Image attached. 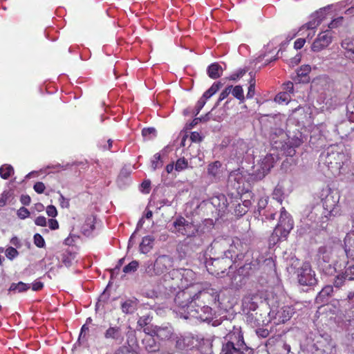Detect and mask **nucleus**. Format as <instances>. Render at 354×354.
<instances>
[{"instance_id":"nucleus-23","label":"nucleus","mask_w":354,"mask_h":354,"mask_svg":"<svg viewBox=\"0 0 354 354\" xmlns=\"http://www.w3.org/2000/svg\"><path fill=\"white\" fill-rule=\"evenodd\" d=\"M330 256L331 253L329 251H327L324 248H321L319 250V264L322 266L323 269L329 268L328 273L332 274L333 271H335V268L331 267V264H329L330 261Z\"/></svg>"},{"instance_id":"nucleus-62","label":"nucleus","mask_w":354,"mask_h":354,"mask_svg":"<svg viewBox=\"0 0 354 354\" xmlns=\"http://www.w3.org/2000/svg\"><path fill=\"white\" fill-rule=\"evenodd\" d=\"M35 223L39 226H46V218L44 216H39L35 219Z\"/></svg>"},{"instance_id":"nucleus-45","label":"nucleus","mask_w":354,"mask_h":354,"mask_svg":"<svg viewBox=\"0 0 354 354\" xmlns=\"http://www.w3.org/2000/svg\"><path fill=\"white\" fill-rule=\"evenodd\" d=\"M162 161L160 158V155L159 153H156L153 156V158L151 160V168L153 170H156L158 168H160L162 166Z\"/></svg>"},{"instance_id":"nucleus-30","label":"nucleus","mask_w":354,"mask_h":354,"mask_svg":"<svg viewBox=\"0 0 354 354\" xmlns=\"http://www.w3.org/2000/svg\"><path fill=\"white\" fill-rule=\"evenodd\" d=\"M221 163L219 161H215L208 165L207 173L214 178H218L221 174Z\"/></svg>"},{"instance_id":"nucleus-48","label":"nucleus","mask_w":354,"mask_h":354,"mask_svg":"<svg viewBox=\"0 0 354 354\" xmlns=\"http://www.w3.org/2000/svg\"><path fill=\"white\" fill-rule=\"evenodd\" d=\"M276 214V211L274 209L268 207L263 214V216H265L266 220L272 221L274 219Z\"/></svg>"},{"instance_id":"nucleus-31","label":"nucleus","mask_w":354,"mask_h":354,"mask_svg":"<svg viewBox=\"0 0 354 354\" xmlns=\"http://www.w3.org/2000/svg\"><path fill=\"white\" fill-rule=\"evenodd\" d=\"M193 344V338L190 337H179L176 339V347L180 350L188 348Z\"/></svg>"},{"instance_id":"nucleus-57","label":"nucleus","mask_w":354,"mask_h":354,"mask_svg":"<svg viewBox=\"0 0 354 354\" xmlns=\"http://www.w3.org/2000/svg\"><path fill=\"white\" fill-rule=\"evenodd\" d=\"M34 190L38 194H42L45 189V185L42 182H37L34 185Z\"/></svg>"},{"instance_id":"nucleus-22","label":"nucleus","mask_w":354,"mask_h":354,"mask_svg":"<svg viewBox=\"0 0 354 354\" xmlns=\"http://www.w3.org/2000/svg\"><path fill=\"white\" fill-rule=\"evenodd\" d=\"M274 163V158L272 154L266 155L261 160L260 163V168L258 169V175L260 178L264 177L273 167Z\"/></svg>"},{"instance_id":"nucleus-15","label":"nucleus","mask_w":354,"mask_h":354,"mask_svg":"<svg viewBox=\"0 0 354 354\" xmlns=\"http://www.w3.org/2000/svg\"><path fill=\"white\" fill-rule=\"evenodd\" d=\"M245 177L239 169L230 172L228 176V185L236 190L239 196L244 189Z\"/></svg>"},{"instance_id":"nucleus-10","label":"nucleus","mask_w":354,"mask_h":354,"mask_svg":"<svg viewBox=\"0 0 354 354\" xmlns=\"http://www.w3.org/2000/svg\"><path fill=\"white\" fill-rule=\"evenodd\" d=\"M325 196L322 198L321 207H323V211L326 215H328L329 218L335 216L339 214V208L338 203L339 200V196L337 193L330 191V189L326 190ZM324 192L322 194V196L324 195Z\"/></svg>"},{"instance_id":"nucleus-11","label":"nucleus","mask_w":354,"mask_h":354,"mask_svg":"<svg viewBox=\"0 0 354 354\" xmlns=\"http://www.w3.org/2000/svg\"><path fill=\"white\" fill-rule=\"evenodd\" d=\"M297 279L300 285L313 286H315L317 279L315 277V272L311 268L308 263H304L297 270Z\"/></svg>"},{"instance_id":"nucleus-52","label":"nucleus","mask_w":354,"mask_h":354,"mask_svg":"<svg viewBox=\"0 0 354 354\" xmlns=\"http://www.w3.org/2000/svg\"><path fill=\"white\" fill-rule=\"evenodd\" d=\"M34 243L39 248H44L45 246V241L39 234H35Z\"/></svg>"},{"instance_id":"nucleus-64","label":"nucleus","mask_w":354,"mask_h":354,"mask_svg":"<svg viewBox=\"0 0 354 354\" xmlns=\"http://www.w3.org/2000/svg\"><path fill=\"white\" fill-rule=\"evenodd\" d=\"M257 334L261 337H266L269 335V331L267 329L259 328L257 330Z\"/></svg>"},{"instance_id":"nucleus-14","label":"nucleus","mask_w":354,"mask_h":354,"mask_svg":"<svg viewBox=\"0 0 354 354\" xmlns=\"http://www.w3.org/2000/svg\"><path fill=\"white\" fill-rule=\"evenodd\" d=\"M332 42V35L329 30L319 33L311 46L313 52H319L326 48Z\"/></svg>"},{"instance_id":"nucleus-27","label":"nucleus","mask_w":354,"mask_h":354,"mask_svg":"<svg viewBox=\"0 0 354 354\" xmlns=\"http://www.w3.org/2000/svg\"><path fill=\"white\" fill-rule=\"evenodd\" d=\"M95 217L93 215L88 216L82 225V230L84 235L89 236L95 229Z\"/></svg>"},{"instance_id":"nucleus-4","label":"nucleus","mask_w":354,"mask_h":354,"mask_svg":"<svg viewBox=\"0 0 354 354\" xmlns=\"http://www.w3.org/2000/svg\"><path fill=\"white\" fill-rule=\"evenodd\" d=\"M348 160V154L344 152V147L342 145H331L319 156V161L335 176L345 171L344 167L347 165Z\"/></svg>"},{"instance_id":"nucleus-60","label":"nucleus","mask_w":354,"mask_h":354,"mask_svg":"<svg viewBox=\"0 0 354 354\" xmlns=\"http://www.w3.org/2000/svg\"><path fill=\"white\" fill-rule=\"evenodd\" d=\"M245 72L246 71L245 69H240L236 73L232 74L229 79L230 80H236L241 77L245 73Z\"/></svg>"},{"instance_id":"nucleus-18","label":"nucleus","mask_w":354,"mask_h":354,"mask_svg":"<svg viewBox=\"0 0 354 354\" xmlns=\"http://www.w3.org/2000/svg\"><path fill=\"white\" fill-rule=\"evenodd\" d=\"M346 280L354 281V266H346L344 270L336 276L333 284L336 288H340Z\"/></svg>"},{"instance_id":"nucleus-6","label":"nucleus","mask_w":354,"mask_h":354,"mask_svg":"<svg viewBox=\"0 0 354 354\" xmlns=\"http://www.w3.org/2000/svg\"><path fill=\"white\" fill-rule=\"evenodd\" d=\"M328 219L329 216L324 214L321 205L317 204L304 210L301 222L309 228L316 229L318 227H323V224Z\"/></svg>"},{"instance_id":"nucleus-54","label":"nucleus","mask_w":354,"mask_h":354,"mask_svg":"<svg viewBox=\"0 0 354 354\" xmlns=\"http://www.w3.org/2000/svg\"><path fill=\"white\" fill-rule=\"evenodd\" d=\"M30 215V212L28 209H26L24 207H21L18 211H17V216L21 219H24L27 217H28Z\"/></svg>"},{"instance_id":"nucleus-42","label":"nucleus","mask_w":354,"mask_h":354,"mask_svg":"<svg viewBox=\"0 0 354 354\" xmlns=\"http://www.w3.org/2000/svg\"><path fill=\"white\" fill-rule=\"evenodd\" d=\"M342 46L348 53H351L354 55V39H345L342 42Z\"/></svg>"},{"instance_id":"nucleus-58","label":"nucleus","mask_w":354,"mask_h":354,"mask_svg":"<svg viewBox=\"0 0 354 354\" xmlns=\"http://www.w3.org/2000/svg\"><path fill=\"white\" fill-rule=\"evenodd\" d=\"M274 100L279 103L288 102V95L286 93H279L275 97Z\"/></svg>"},{"instance_id":"nucleus-21","label":"nucleus","mask_w":354,"mask_h":354,"mask_svg":"<svg viewBox=\"0 0 354 354\" xmlns=\"http://www.w3.org/2000/svg\"><path fill=\"white\" fill-rule=\"evenodd\" d=\"M138 304V299L134 297L127 298L120 302L122 312L126 315H131L137 310Z\"/></svg>"},{"instance_id":"nucleus-32","label":"nucleus","mask_w":354,"mask_h":354,"mask_svg":"<svg viewBox=\"0 0 354 354\" xmlns=\"http://www.w3.org/2000/svg\"><path fill=\"white\" fill-rule=\"evenodd\" d=\"M30 288V285L29 283H25L24 282H19L17 283H12L9 289V292H24L26 290H28Z\"/></svg>"},{"instance_id":"nucleus-56","label":"nucleus","mask_w":354,"mask_h":354,"mask_svg":"<svg viewBox=\"0 0 354 354\" xmlns=\"http://www.w3.org/2000/svg\"><path fill=\"white\" fill-rule=\"evenodd\" d=\"M205 103H206V101L204 100L201 97L198 100V102L196 103V105L195 106V111H194V115H197L199 113L201 110L205 106Z\"/></svg>"},{"instance_id":"nucleus-12","label":"nucleus","mask_w":354,"mask_h":354,"mask_svg":"<svg viewBox=\"0 0 354 354\" xmlns=\"http://www.w3.org/2000/svg\"><path fill=\"white\" fill-rule=\"evenodd\" d=\"M144 332L147 335L156 336L160 340L169 339L174 335V329L169 324L147 327L144 328Z\"/></svg>"},{"instance_id":"nucleus-1","label":"nucleus","mask_w":354,"mask_h":354,"mask_svg":"<svg viewBox=\"0 0 354 354\" xmlns=\"http://www.w3.org/2000/svg\"><path fill=\"white\" fill-rule=\"evenodd\" d=\"M211 252L221 257H211L206 261V268L209 272L219 276L227 268H231L232 263L241 261L248 255V246L241 240L236 239L230 244L226 239H216L210 245Z\"/></svg>"},{"instance_id":"nucleus-46","label":"nucleus","mask_w":354,"mask_h":354,"mask_svg":"<svg viewBox=\"0 0 354 354\" xmlns=\"http://www.w3.org/2000/svg\"><path fill=\"white\" fill-rule=\"evenodd\" d=\"M188 166V162L184 158H179L175 164V169L177 171H181L186 169Z\"/></svg>"},{"instance_id":"nucleus-26","label":"nucleus","mask_w":354,"mask_h":354,"mask_svg":"<svg viewBox=\"0 0 354 354\" xmlns=\"http://www.w3.org/2000/svg\"><path fill=\"white\" fill-rule=\"evenodd\" d=\"M153 337L154 336L148 335V336L145 337L142 340V344L145 345V348L148 352H156L160 349L159 344L156 342Z\"/></svg>"},{"instance_id":"nucleus-16","label":"nucleus","mask_w":354,"mask_h":354,"mask_svg":"<svg viewBox=\"0 0 354 354\" xmlns=\"http://www.w3.org/2000/svg\"><path fill=\"white\" fill-rule=\"evenodd\" d=\"M295 312V308L292 306L286 305L283 306L277 310L272 308L269 315H272L275 319H277L279 322L284 323L292 317Z\"/></svg>"},{"instance_id":"nucleus-61","label":"nucleus","mask_w":354,"mask_h":354,"mask_svg":"<svg viewBox=\"0 0 354 354\" xmlns=\"http://www.w3.org/2000/svg\"><path fill=\"white\" fill-rule=\"evenodd\" d=\"M306 43V39L304 38L297 39L294 43V47L295 49L299 50L301 49L304 44Z\"/></svg>"},{"instance_id":"nucleus-7","label":"nucleus","mask_w":354,"mask_h":354,"mask_svg":"<svg viewBox=\"0 0 354 354\" xmlns=\"http://www.w3.org/2000/svg\"><path fill=\"white\" fill-rule=\"evenodd\" d=\"M173 258L169 255L158 256L154 262L148 261L144 263L142 268L145 273L150 277L158 276L173 267Z\"/></svg>"},{"instance_id":"nucleus-63","label":"nucleus","mask_w":354,"mask_h":354,"mask_svg":"<svg viewBox=\"0 0 354 354\" xmlns=\"http://www.w3.org/2000/svg\"><path fill=\"white\" fill-rule=\"evenodd\" d=\"M156 129L153 127L145 128L142 131V134L144 137H147L151 133H154Z\"/></svg>"},{"instance_id":"nucleus-55","label":"nucleus","mask_w":354,"mask_h":354,"mask_svg":"<svg viewBox=\"0 0 354 354\" xmlns=\"http://www.w3.org/2000/svg\"><path fill=\"white\" fill-rule=\"evenodd\" d=\"M315 354H334L333 350L330 345L325 346V348H317Z\"/></svg>"},{"instance_id":"nucleus-50","label":"nucleus","mask_w":354,"mask_h":354,"mask_svg":"<svg viewBox=\"0 0 354 354\" xmlns=\"http://www.w3.org/2000/svg\"><path fill=\"white\" fill-rule=\"evenodd\" d=\"M311 71L309 65H304L297 71V75L299 77H306Z\"/></svg>"},{"instance_id":"nucleus-53","label":"nucleus","mask_w":354,"mask_h":354,"mask_svg":"<svg viewBox=\"0 0 354 354\" xmlns=\"http://www.w3.org/2000/svg\"><path fill=\"white\" fill-rule=\"evenodd\" d=\"M58 193L59 194V198L58 199V201L59 203L60 206L62 208L69 207V199L66 198L59 192Z\"/></svg>"},{"instance_id":"nucleus-51","label":"nucleus","mask_w":354,"mask_h":354,"mask_svg":"<svg viewBox=\"0 0 354 354\" xmlns=\"http://www.w3.org/2000/svg\"><path fill=\"white\" fill-rule=\"evenodd\" d=\"M74 255L72 254H64L62 257V262L66 266L69 267L72 265V261L74 260Z\"/></svg>"},{"instance_id":"nucleus-3","label":"nucleus","mask_w":354,"mask_h":354,"mask_svg":"<svg viewBox=\"0 0 354 354\" xmlns=\"http://www.w3.org/2000/svg\"><path fill=\"white\" fill-rule=\"evenodd\" d=\"M173 232L178 236H185L184 243L192 249L201 246L204 243V234L199 231V227L193 223L179 216L173 223Z\"/></svg>"},{"instance_id":"nucleus-9","label":"nucleus","mask_w":354,"mask_h":354,"mask_svg":"<svg viewBox=\"0 0 354 354\" xmlns=\"http://www.w3.org/2000/svg\"><path fill=\"white\" fill-rule=\"evenodd\" d=\"M218 299V297L215 301L205 300V303H203V299H201L200 301H196V306L190 309L189 315H183V317L185 319L195 318L203 322L209 321L212 316V309L206 304L215 303Z\"/></svg>"},{"instance_id":"nucleus-20","label":"nucleus","mask_w":354,"mask_h":354,"mask_svg":"<svg viewBox=\"0 0 354 354\" xmlns=\"http://www.w3.org/2000/svg\"><path fill=\"white\" fill-rule=\"evenodd\" d=\"M353 217L354 212L352 216L353 227H354ZM344 252L347 258L354 260V230L348 232L344 238Z\"/></svg>"},{"instance_id":"nucleus-34","label":"nucleus","mask_w":354,"mask_h":354,"mask_svg":"<svg viewBox=\"0 0 354 354\" xmlns=\"http://www.w3.org/2000/svg\"><path fill=\"white\" fill-rule=\"evenodd\" d=\"M130 174L131 171L126 168H123L120 171L117 180L118 184L120 187H122L129 183V178Z\"/></svg>"},{"instance_id":"nucleus-47","label":"nucleus","mask_w":354,"mask_h":354,"mask_svg":"<svg viewBox=\"0 0 354 354\" xmlns=\"http://www.w3.org/2000/svg\"><path fill=\"white\" fill-rule=\"evenodd\" d=\"M151 321V317L149 315H146L140 317L138 319L137 324L140 327L142 328L148 325Z\"/></svg>"},{"instance_id":"nucleus-33","label":"nucleus","mask_w":354,"mask_h":354,"mask_svg":"<svg viewBox=\"0 0 354 354\" xmlns=\"http://www.w3.org/2000/svg\"><path fill=\"white\" fill-rule=\"evenodd\" d=\"M222 86L223 84L219 82L213 83L211 87L203 93L201 98L207 101L214 94H215Z\"/></svg>"},{"instance_id":"nucleus-29","label":"nucleus","mask_w":354,"mask_h":354,"mask_svg":"<svg viewBox=\"0 0 354 354\" xmlns=\"http://www.w3.org/2000/svg\"><path fill=\"white\" fill-rule=\"evenodd\" d=\"M333 291V287L332 286H326L319 292L316 297L317 302L324 303L327 301V299L331 295Z\"/></svg>"},{"instance_id":"nucleus-44","label":"nucleus","mask_w":354,"mask_h":354,"mask_svg":"<svg viewBox=\"0 0 354 354\" xmlns=\"http://www.w3.org/2000/svg\"><path fill=\"white\" fill-rule=\"evenodd\" d=\"M232 86L226 87L220 94L218 101L216 102L214 107L212 109V111L219 104V103L225 99L229 94L231 93Z\"/></svg>"},{"instance_id":"nucleus-38","label":"nucleus","mask_w":354,"mask_h":354,"mask_svg":"<svg viewBox=\"0 0 354 354\" xmlns=\"http://www.w3.org/2000/svg\"><path fill=\"white\" fill-rule=\"evenodd\" d=\"M113 354H139L138 352L130 345L119 347Z\"/></svg>"},{"instance_id":"nucleus-39","label":"nucleus","mask_w":354,"mask_h":354,"mask_svg":"<svg viewBox=\"0 0 354 354\" xmlns=\"http://www.w3.org/2000/svg\"><path fill=\"white\" fill-rule=\"evenodd\" d=\"M346 115L351 122H354V98L350 99L346 104Z\"/></svg>"},{"instance_id":"nucleus-37","label":"nucleus","mask_w":354,"mask_h":354,"mask_svg":"<svg viewBox=\"0 0 354 354\" xmlns=\"http://www.w3.org/2000/svg\"><path fill=\"white\" fill-rule=\"evenodd\" d=\"M243 306L250 311H254L258 308L257 302L254 301V298L247 297L243 301Z\"/></svg>"},{"instance_id":"nucleus-24","label":"nucleus","mask_w":354,"mask_h":354,"mask_svg":"<svg viewBox=\"0 0 354 354\" xmlns=\"http://www.w3.org/2000/svg\"><path fill=\"white\" fill-rule=\"evenodd\" d=\"M154 241L155 239L152 236L147 235L144 236L140 244V252L143 254L149 252L153 247Z\"/></svg>"},{"instance_id":"nucleus-43","label":"nucleus","mask_w":354,"mask_h":354,"mask_svg":"<svg viewBox=\"0 0 354 354\" xmlns=\"http://www.w3.org/2000/svg\"><path fill=\"white\" fill-rule=\"evenodd\" d=\"M138 266H139L138 261L134 260V261H132L131 262H130L128 265L125 266L123 268L122 271L126 274L133 273L137 270Z\"/></svg>"},{"instance_id":"nucleus-8","label":"nucleus","mask_w":354,"mask_h":354,"mask_svg":"<svg viewBox=\"0 0 354 354\" xmlns=\"http://www.w3.org/2000/svg\"><path fill=\"white\" fill-rule=\"evenodd\" d=\"M292 228L293 221L290 214L284 207H281L279 223L274 230L272 238L274 240L275 238H277V240L286 239Z\"/></svg>"},{"instance_id":"nucleus-35","label":"nucleus","mask_w":354,"mask_h":354,"mask_svg":"<svg viewBox=\"0 0 354 354\" xmlns=\"http://www.w3.org/2000/svg\"><path fill=\"white\" fill-rule=\"evenodd\" d=\"M14 174V169L10 165H3L0 167V176L3 179H8Z\"/></svg>"},{"instance_id":"nucleus-59","label":"nucleus","mask_w":354,"mask_h":354,"mask_svg":"<svg viewBox=\"0 0 354 354\" xmlns=\"http://www.w3.org/2000/svg\"><path fill=\"white\" fill-rule=\"evenodd\" d=\"M46 213L48 216L55 217L57 215V211L56 207L54 205H48L46 207Z\"/></svg>"},{"instance_id":"nucleus-40","label":"nucleus","mask_w":354,"mask_h":354,"mask_svg":"<svg viewBox=\"0 0 354 354\" xmlns=\"http://www.w3.org/2000/svg\"><path fill=\"white\" fill-rule=\"evenodd\" d=\"M231 93L232 95L236 99L239 100L241 102H243L245 97L243 95V90L241 86H232Z\"/></svg>"},{"instance_id":"nucleus-17","label":"nucleus","mask_w":354,"mask_h":354,"mask_svg":"<svg viewBox=\"0 0 354 354\" xmlns=\"http://www.w3.org/2000/svg\"><path fill=\"white\" fill-rule=\"evenodd\" d=\"M237 196H239L237 195ZM230 202H227V205H232L234 209V213L237 216H242L248 212L249 207L251 205V202L249 200L242 201L241 198L236 197L234 200L230 198Z\"/></svg>"},{"instance_id":"nucleus-49","label":"nucleus","mask_w":354,"mask_h":354,"mask_svg":"<svg viewBox=\"0 0 354 354\" xmlns=\"http://www.w3.org/2000/svg\"><path fill=\"white\" fill-rule=\"evenodd\" d=\"M19 254L18 251L12 247H9L6 250V256L10 260H12L15 257H17Z\"/></svg>"},{"instance_id":"nucleus-2","label":"nucleus","mask_w":354,"mask_h":354,"mask_svg":"<svg viewBox=\"0 0 354 354\" xmlns=\"http://www.w3.org/2000/svg\"><path fill=\"white\" fill-rule=\"evenodd\" d=\"M217 297L218 294L213 289L201 290L200 285L194 284L178 292L174 298V302L180 308L179 311L181 314L189 315V311L196 306L197 301L201 299L203 303H205V300L215 301Z\"/></svg>"},{"instance_id":"nucleus-41","label":"nucleus","mask_w":354,"mask_h":354,"mask_svg":"<svg viewBox=\"0 0 354 354\" xmlns=\"http://www.w3.org/2000/svg\"><path fill=\"white\" fill-rule=\"evenodd\" d=\"M250 78L249 80L250 86L246 95L247 98H252L255 94V80L252 73H250Z\"/></svg>"},{"instance_id":"nucleus-19","label":"nucleus","mask_w":354,"mask_h":354,"mask_svg":"<svg viewBox=\"0 0 354 354\" xmlns=\"http://www.w3.org/2000/svg\"><path fill=\"white\" fill-rule=\"evenodd\" d=\"M325 12V9H320L312 14L310 21L301 27V30L304 28H306V30L315 29L324 19Z\"/></svg>"},{"instance_id":"nucleus-36","label":"nucleus","mask_w":354,"mask_h":354,"mask_svg":"<svg viewBox=\"0 0 354 354\" xmlns=\"http://www.w3.org/2000/svg\"><path fill=\"white\" fill-rule=\"evenodd\" d=\"M235 154L237 156H241L246 151L247 146L243 140H238L234 146Z\"/></svg>"},{"instance_id":"nucleus-25","label":"nucleus","mask_w":354,"mask_h":354,"mask_svg":"<svg viewBox=\"0 0 354 354\" xmlns=\"http://www.w3.org/2000/svg\"><path fill=\"white\" fill-rule=\"evenodd\" d=\"M223 68L217 62L212 63L207 68L208 76L213 80L220 77L223 74Z\"/></svg>"},{"instance_id":"nucleus-13","label":"nucleus","mask_w":354,"mask_h":354,"mask_svg":"<svg viewBox=\"0 0 354 354\" xmlns=\"http://www.w3.org/2000/svg\"><path fill=\"white\" fill-rule=\"evenodd\" d=\"M104 337L116 345L121 344L124 339V333L120 326L111 325L104 332Z\"/></svg>"},{"instance_id":"nucleus-5","label":"nucleus","mask_w":354,"mask_h":354,"mask_svg":"<svg viewBox=\"0 0 354 354\" xmlns=\"http://www.w3.org/2000/svg\"><path fill=\"white\" fill-rule=\"evenodd\" d=\"M220 354H254L243 339L241 328L236 326L225 337Z\"/></svg>"},{"instance_id":"nucleus-28","label":"nucleus","mask_w":354,"mask_h":354,"mask_svg":"<svg viewBox=\"0 0 354 354\" xmlns=\"http://www.w3.org/2000/svg\"><path fill=\"white\" fill-rule=\"evenodd\" d=\"M248 259L246 260L245 263L240 266L237 270L238 274L241 276H248L256 268L257 264L253 263L252 261L248 262Z\"/></svg>"}]
</instances>
